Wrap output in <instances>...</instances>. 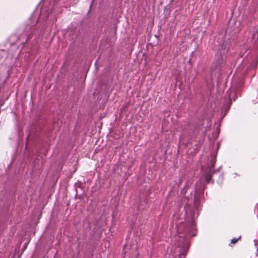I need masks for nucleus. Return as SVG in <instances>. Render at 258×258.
Here are the masks:
<instances>
[{"instance_id": "f8f14e48", "label": "nucleus", "mask_w": 258, "mask_h": 258, "mask_svg": "<svg viewBox=\"0 0 258 258\" xmlns=\"http://www.w3.org/2000/svg\"><path fill=\"white\" fill-rule=\"evenodd\" d=\"M256 12L258 13V8L257 9Z\"/></svg>"}, {"instance_id": "39448f33", "label": "nucleus", "mask_w": 258, "mask_h": 258, "mask_svg": "<svg viewBox=\"0 0 258 258\" xmlns=\"http://www.w3.org/2000/svg\"><path fill=\"white\" fill-rule=\"evenodd\" d=\"M205 179H206V182L207 183L210 182V181L211 180V174L210 173L207 174L206 176Z\"/></svg>"}, {"instance_id": "20e7f679", "label": "nucleus", "mask_w": 258, "mask_h": 258, "mask_svg": "<svg viewBox=\"0 0 258 258\" xmlns=\"http://www.w3.org/2000/svg\"><path fill=\"white\" fill-rule=\"evenodd\" d=\"M216 155H213L212 156L211 160V169L210 170H212V168H213L215 166V163H216Z\"/></svg>"}, {"instance_id": "7ed1b4c3", "label": "nucleus", "mask_w": 258, "mask_h": 258, "mask_svg": "<svg viewBox=\"0 0 258 258\" xmlns=\"http://www.w3.org/2000/svg\"><path fill=\"white\" fill-rule=\"evenodd\" d=\"M229 95V99L231 101L232 100L234 101L236 98V91L233 89H230L227 92Z\"/></svg>"}, {"instance_id": "9b49d317", "label": "nucleus", "mask_w": 258, "mask_h": 258, "mask_svg": "<svg viewBox=\"0 0 258 258\" xmlns=\"http://www.w3.org/2000/svg\"><path fill=\"white\" fill-rule=\"evenodd\" d=\"M254 242H255V245H256L257 244V243L255 240H254Z\"/></svg>"}, {"instance_id": "ddd939ff", "label": "nucleus", "mask_w": 258, "mask_h": 258, "mask_svg": "<svg viewBox=\"0 0 258 258\" xmlns=\"http://www.w3.org/2000/svg\"><path fill=\"white\" fill-rule=\"evenodd\" d=\"M257 250H258V247H257Z\"/></svg>"}, {"instance_id": "f257e3e1", "label": "nucleus", "mask_w": 258, "mask_h": 258, "mask_svg": "<svg viewBox=\"0 0 258 258\" xmlns=\"http://www.w3.org/2000/svg\"><path fill=\"white\" fill-rule=\"evenodd\" d=\"M196 214L194 211L190 212L191 221L188 223L176 221L177 235L174 237L175 246L174 254L178 255V258H184L186 255L189 246V239L196 235L194 219L198 216V213H197V215Z\"/></svg>"}, {"instance_id": "423d86ee", "label": "nucleus", "mask_w": 258, "mask_h": 258, "mask_svg": "<svg viewBox=\"0 0 258 258\" xmlns=\"http://www.w3.org/2000/svg\"><path fill=\"white\" fill-rule=\"evenodd\" d=\"M240 238V236L238 238H233L231 240V243L235 244Z\"/></svg>"}, {"instance_id": "1a4fd4ad", "label": "nucleus", "mask_w": 258, "mask_h": 258, "mask_svg": "<svg viewBox=\"0 0 258 258\" xmlns=\"http://www.w3.org/2000/svg\"><path fill=\"white\" fill-rule=\"evenodd\" d=\"M194 205L196 207V209H197V210H198V201L196 200L195 201Z\"/></svg>"}, {"instance_id": "6e6552de", "label": "nucleus", "mask_w": 258, "mask_h": 258, "mask_svg": "<svg viewBox=\"0 0 258 258\" xmlns=\"http://www.w3.org/2000/svg\"><path fill=\"white\" fill-rule=\"evenodd\" d=\"M255 212L257 213V218H258V204L255 206Z\"/></svg>"}, {"instance_id": "0eeeda50", "label": "nucleus", "mask_w": 258, "mask_h": 258, "mask_svg": "<svg viewBox=\"0 0 258 258\" xmlns=\"http://www.w3.org/2000/svg\"><path fill=\"white\" fill-rule=\"evenodd\" d=\"M230 103H228L227 105H226V112H227L229 109L230 108Z\"/></svg>"}, {"instance_id": "9d476101", "label": "nucleus", "mask_w": 258, "mask_h": 258, "mask_svg": "<svg viewBox=\"0 0 258 258\" xmlns=\"http://www.w3.org/2000/svg\"><path fill=\"white\" fill-rule=\"evenodd\" d=\"M49 15H48V16H47V17H46V19L48 20V19H49Z\"/></svg>"}, {"instance_id": "f03ea898", "label": "nucleus", "mask_w": 258, "mask_h": 258, "mask_svg": "<svg viewBox=\"0 0 258 258\" xmlns=\"http://www.w3.org/2000/svg\"><path fill=\"white\" fill-rule=\"evenodd\" d=\"M225 53V48L224 49L222 48V50H219L217 53V60L216 64L217 65L220 64L222 60H223V55Z\"/></svg>"}]
</instances>
